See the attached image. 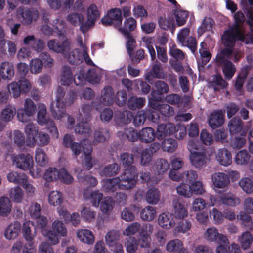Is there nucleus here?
Returning <instances> with one entry per match:
<instances>
[{
	"label": "nucleus",
	"instance_id": "f257e3e1",
	"mask_svg": "<svg viewBox=\"0 0 253 253\" xmlns=\"http://www.w3.org/2000/svg\"><path fill=\"white\" fill-rule=\"evenodd\" d=\"M55 106L52 103L50 106V110L53 118L59 120L63 118L66 114L65 108L68 104L71 105L76 98V93L70 92L63 100L65 92L61 87H58L56 93Z\"/></svg>",
	"mask_w": 253,
	"mask_h": 253
},
{
	"label": "nucleus",
	"instance_id": "f03ea898",
	"mask_svg": "<svg viewBox=\"0 0 253 253\" xmlns=\"http://www.w3.org/2000/svg\"><path fill=\"white\" fill-rule=\"evenodd\" d=\"M232 51L229 49H222L217 53L214 60L215 66L221 68L226 79L230 80L234 76L236 68L235 65L230 61Z\"/></svg>",
	"mask_w": 253,
	"mask_h": 253
},
{
	"label": "nucleus",
	"instance_id": "7ed1b4c3",
	"mask_svg": "<svg viewBox=\"0 0 253 253\" xmlns=\"http://www.w3.org/2000/svg\"><path fill=\"white\" fill-rule=\"evenodd\" d=\"M121 179L116 177L103 180V186L107 192H114L117 189L132 188L136 183L137 175H121Z\"/></svg>",
	"mask_w": 253,
	"mask_h": 253
},
{
	"label": "nucleus",
	"instance_id": "20e7f679",
	"mask_svg": "<svg viewBox=\"0 0 253 253\" xmlns=\"http://www.w3.org/2000/svg\"><path fill=\"white\" fill-rule=\"evenodd\" d=\"M67 230L63 223L59 220L54 221L52 224L51 230H43L42 235L47 237L52 245L59 243V237L66 236Z\"/></svg>",
	"mask_w": 253,
	"mask_h": 253
},
{
	"label": "nucleus",
	"instance_id": "39448f33",
	"mask_svg": "<svg viewBox=\"0 0 253 253\" xmlns=\"http://www.w3.org/2000/svg\"><path fill=\"white\" fill-rule=\"evenodd\" d=\"M244 35L237 26H232L230 29L224 31L222 37V42L226 48L229 49L233 53V48L235 45L236 40H243Z\"/></svg>",
	"mask_w": 253,
	"mask_h": 253
},
{
	"label": "nucleus",
	"instance_id": "423d86ee",
	"mask_svg": "<svg viewBox=\"0 0 253 253\" xmlns=\"http://www.w3.org/2000/svg\"><path fill=\"white\" fill-rule=\"evenodd\" d=\"M13 165L24 171L29 170V174H34L32 169L34 161L32 156L28 153H22L13 155L11 157Z\"/></svg>",
	"mask_w": 253,
	"mask_h": 253
},
{
	"label": "nucleus",
	"instance_id": "0eeeda50",
	"mask_svg": "<svg viewBox=\"0 0 253 253\" xmlns=\"http://www.w3.org/2000/svg\"><path fill=\"white\" fill-rule=\"evenodd\" d=\"M31 88L30 82L25 78L20 79L18 82H13L7 86L10 95L11 94L15 98L19 97L21 94L29 92Z\"/></svg>",
	"mask_w": 253,
	"mask_h": 253
},
{
	"label": "nucleus",
	"instance_id": "6e6552de",
	"mask_svg": "<svg viewBox=\"0 0 253 253\" xmlns=\"http://www.w3.org/2000/svg\"><path fill=\"white\" fill-rule=\"evenodd\" d=\"M188 148L190 152V159L193 165L200 168L205 165L207 157L204 151H198L196 144L193 141L188 142Z\"/></svg>",
	"mask_w": 253,
	"mask_h": 253
},
{
	"label": "nucleus",
	"instance_id": "1a4fd4ad",
	"mask_svg": "<svg viewBox=\"0 0 253 253\" xmlns=\"http://www.w3.org/2000/svg\"><path fill=\"white\" fill-rule=\"evenodd\" d=\"M189 33V28H182L177 34V41L182 46L187 47L193 53H194L197 50V42L196 38L192 36L189 37L187 40L186 39Z\"/></svg>",
	"mask_w": 253,
	"mask_h": 253
},
{
	"label": "nucleus",
	"instance_id": "9d476101",
	"mask_svg": "<svg viewBox=\"0 0 253 253\" xmlns=\"http://www.w3.org/2000/svg\"><path fill=\"white\" fill-rule=\"evenodd\" d=\"M100 16V13L98 7L94 4H90L87 11V20L81 26L82 32L85 34L90 28L93 27Z\"/></svg>",
	"mask_w": 253,
	"mask_h": 253
},
{
	"label": "nucleus",
	"instance_id": "9b49d317",
	"mask_svg": "<svg viewBox=\"0 0 253 253\" xmlns=\"http://www.w3.org/2000/svg\"><path fill=\"white\" fill-rule=\"evenodd\" d=\"M210 200L211 206L220 205L222 204L230 206H235L240 202L239 198L231 193H228L221 196L211 195Z\"/></svg>",
	"mask_w": 253,
	"mask_h": 253
},
{
	"label": "nucleus",
	"instance_id": "f8f14e48",
	"mask_svg": "<svg viewBox=\"0 0 253 253\" xmlns=\"http://www.w3.org/2000/svg\"><path fill=\"white\" fill-rule=\"evenodd\" d=\"M205 239L209 242H215L218 244H229V240L227 236L219 233L218 229L215 227L208 228L204 233Z\"/></svg>",
	"mask_w": 253,
	"mask_h": 253
},
{
	"label": "nucleus",
	"instance_id": "ddd939ff",
	"mask_svg": "<svg viewBox=\"0 0 253 253\" xmlns=\"http://www.w3.org/2000/svg\"><path fill=\"white\" fill-rule=\"evenodd\" d=\"M101 22L105 26L114 25L115 27L120 26L122 23L121 10L118 8L110 9L101 19Z\"/></svg>",
	"mask_w": 253,
	"mask_h": 253
},
{
	"label": "nucleus",
	"instance_id": "4468645a",
	"mask_svg": "<svg viewBox=\"0 0 253 253\" xmlns=\"http://www.w3.org/2000/svg\"><path fill=\"white\" fill-rule=\"evenodd\" d=\"M153 230V227L151 224H145L142 226L137 241L141 248H146L150 246L151 241L150 234Z\"/></svg>",
	"mask_w": 253,
	"mask_h": 253
},
{
	"label": "nucleus",
	"instance_id": "2eb2a0df",
	"mask_svg": "<svg viewBox=\"0 0 253 253\" xmlns=\"http://www.w3.org/2000/svg\"><path fill=\"white\" fill-rule=\"evenodd\" d=\"M155 89L151 91V95L156 100H163V95L169 93V87L164 81L158 80L154 83Z\"/></svg>",
	"mask_w": 253,
	"mask_h": 253
},
{
	"label": "nucleus",
	"instance_id": "dca6fc26",
	"mask_svg": "<svg viewBox=\"0 0 253 253\" xmlns=\"http://www.w3.org/2000/svg\"><path fill=\"white\" fill-rule=\"evenodd\" d=\"M7 179L9 182L21 185L28 194L34 193L35 188L31 184L27 183L26 175H7Z\"/></svg>",
	"mask_w": 253,
	"mask_h": 253
},
{
	"label": "nucleus",
	"instance_id": "f3484780",
	"mask_svg": "<svg viewBox=\"0 0 253 253\" xmlns=\"http://www.w3.org/2000/svg\"><path fill=\"white\" fill-rule=\"evenodd\" d=\"M47 45L50 50L55 52L64 53L69 50L70 41L66 39L62 42H59L55 39L50 40L48 41Z\"/></svg>",
	"mask_w": 253,
	"mask_h": 253
},
{
	"label": "nucleus",
	"instance_id": "a211bd4d",
	"mask_svg": "<svg viewBox=\"0 0 253 253\" xmlns=\"http://www.w3.org/2000/svg\"><path fill=\"white\" fill-rule=\"evenodd\" d=\"M25 131L27 135L26 145L30 147L34 146L36 142V137L38 134V129L37 125L32 123L27 124Z\"/></svg>",
	"mask_w": 253,
	"mask_h": 253
},
{
	"label": "nucleus",
	"instance_id": "6ab92c4d",
	"mask_svg": "<svg viewBox=\"0 0 253 253\" xmlns=\"http://www.w3.org/2000/svg\"><path fill=\"white\" fill-rule=\"evenodd\" d=\"M176 127L173 123L161 124L158 125L157 138L159 140L164 139L167 136L173 134Z\"/></svg>",
	"mask_w": 253,
	"mask_h": 253
},
{
	"label": "nucleus",
	"instance_id": "aec40b11",
	"mask_svg": "<svg viewBox=\"0 0 253 253\" xmlns=\"http://www.w3.org/2000/svg\"><path fill=\"white\" fill-rule=\"evenodd\" d=\"M158 224L163 229H171L175 225L173 215L169 212L160 214L158 216Z\"/></svg>",
	"mask_w": 253,
	"mask_h": 253
},
{
	"label": "nucleus",
	"instance_id": "412c9836",
	"mask_svg": "<svg viewBox=\"0 0 253 253\" xmlns=\"http://www.w3.org/2000/svg\"><path fill=\"white\" fill-rule=\"evenodd\" d=\"M18 10L21 12L23 18L22 22L24 25H29L33 20H36L38 18V12L34 8L20 7Z\"/></svg>",
	"mask_w": 253,
	"mask_h": 253
},
{
	"label": "nucleus",
	"instance_id": "4be33fe9",
	"mask_svg": "<svg viewBox=\"0 0 253 253\" xmlns=\"http://www.w3.org/2000/svg\"><path fill=\"white\" fill-rule=\"evenodd\" d=\"M103 194L99 190L92 191L89 188L84 189L83 191V197L85 199L90 200V202L94 207H98L100 201L102 199Z\"/></svg>",
	"mask_w": 253,
	"mask_h": 253
},
{
	"label": "nucleus",
	"instance_id": "5701e85b",
	"mask_svg": "<svg viewBox=\"0 0 253 253\" xmlns=\"http://www.w3.org/2000/svg\"><path fill=\"white\" fill-rule=\"evenodd\" d=\"M224 122V114L221 110L213 111L210 115L209 124L211 128L215 129L221 126Z\"/></svg>",
	"mask_w": 253,
	"mask_h": 253
},
{
	"label": "nucleus",
	"instance_id": "b1692460",
	"mask_svg": "<svg viewBox=\"0 0 253 253\" xmlns=\"http://www.w3.org/2000/svg\"><path fill=\"white\" fill-rule=\"evenodd\" d=\"M136 27V20L130 17L124 20L123 26L120 27L119 31L124 36H130V35H132L131 32L135 30Z\"/></svg>",
	"mask_w": 253,
	"mask_h": 253
},
{
	"label": "nucleus",
	"instance_id": "393cba45",
	"mask_svg": "<svg viewBox=\"0 0 253 253\" xmlns=\"http://www.w3.org/2000/svg\"><path fill=\"white\" fill-rule=\"evenodd\" d=\"M21 223L18 221L11 223L4 231V236L8 240H12L17 238L20 233Z\"/></svg>",
	"mask_w": 253,
	"mask_h": 253
},
{
	"label": "nucleus",
	"instance_id": "a878e982",
	"mask_svg": "<svg viewBox=\"0 0 253 253\" xmlns=\"http://www.w3.org/2000/svg\"><path fill=\"white\" fill-rule=\"evenodd\" d=\"M115 100L114 92L111 86H105L101 92L100 102L106 106L112 105Z\"/></svg>",
	"mask_w": 253,
	"mask_h": 253
},
{
	"label": "nucleus",
	"instance_id": "bb28decb",
	"mask_svg": "<svg viewBox=\"0 0 253 253\" xmlns=\"http://www.w3.org/2000/svg\"><path fill=\"white\" fill-rule=\"evenodd\" d=\"M139 140L141 142L145 143H151L153 142L157 134L155 130L150 127L143 128L139 132Z\"/></svg>",
	"mask_w": 253,
	"mask_h": 253
},
{
	"label": "nucleus",
	"instance_id": "cd10ccee",
	"mask_svg": "<svg viewBox=\"0 0 253 253\" xmlns=\"http://www.w3.org/2000/svg\"><path fill=\"white\" fill-rule=\"evenodd\" d=\"M0 75L3 80H11L14 75L13 64L9 62H3L0 66Z\"/></svg>",
	"mask_w": 253,
	"mask_h": 253
},
{
	"label": "nucleus",
	"instance_id": "c85d7f7f",
	"mask_svg": "<svg viewBox=\"0 0 253 253\" xmlns=\"http://www.w3.org/2000/svg\"><path fill=\"white\" fill-rule=\"evenodd\" d=\"M132 117V113L127 110H118L114 114V119L119 125L128 124L131 122Z\"/></svg>",
	"mask_w": 253,
	"mask_h": 253
},
{
	"label": "nucleus",
	"instance_id": "c756f323",
	"mask_svg": "<svg viewBox=\"0 0 253 253\" xmlns=\"http://www.w3.org/2000/svg\"><path fill=\"white\" fill-rule=\"evenodd\" d=\"M216 158L220 164L224 166H227L232 163L231 154L226 148L219 149Z\"/></svg>",
	"mask_w": 253,
	"mask_h": 253
},
{
	"label": "nucleus",
	"instance_id": "7c9ffc66",
	"mask_svg": "<svg viewBox=\"0 0 253 253\" xmlns=\"http://www.w3.org/2000/svg\"><path fill=\"white\" fill-rule=\"evenodd\" d=\"M173 211L175 218L183 219L188 215V210L180 200L173 201Z\"/></svg>",
	"mask_w": 253,
	"mask_h": 253
},
{
	"label": "nucleus",
	"instance_id": "2f4dec72",
	"mask_svg": "<svg viewBox=\"0 0 253 253\" xmlns=\"http://www.w3.org/2000/svg\"><path fill=\"white\" fill-rule=\"evenodd\" d=\"M164 77L163 69L161 64L159 63L155 64L152 66L151 70L147 73L146 76V80L148 81L150 84H152L151 82L152 77L157 79H163Z\"/></svg>",
	"mask_w": 253,
	"mask_h": 253
},
{
	"label": "nucleus",
	"instance_id": "473e14b6",
	"mask_svg": "<svg viewBox=\"0 0 253 253\" xmlns=\"http://www.w3.org/2000/svg\"><path fill=\"white\" fill-rule=\"evenodd\" d=\"M212 180L215 191H217L216 188L226 187L230 182L228 175H212Z\"/></svg>",
	"mask_w": 253,
	"mask_h": 253
},
{
	"label": "nucleus",
	"instance_id": "72a5a7b5",
	"mask_svg": "<svg viewBox=\"0 0 253 253\" xmlns=\"http://www.w3.org/2000/svg\"><path fill=\"white\" fill-rule=\"evenodd\" d=\"M78 239L83 243L92 244L94 241V236L92 231L88 229H82L77 232Z\"/></svg>",
	"mask_w": 253,
	"mask_h": 253
},
{
	"label": "nucleus",
	"instance_id": "f704fd0d",
	"mask_svg": "<svg viewBox=\"0 0 253 253\" xmlns=\"http://www.w3.org/2000/svg\"><path fill=\"white\" fill-rule=\"evenodd\" d=\"M67 20L74 26H80V29L81 31V26L85 23L84 15L78 12H72L69 14L67 16Z\"/></svg>",
	"mask_w": 253,
	"mask_h": 253
},
{
	"label": "nucleus",
	"instance_id": "c9c22d12",
	"mask_svg": "<svg viewBox=\"0 0 253 253\" xmlns=\"http://www.w3.org/2000/svg\"><path fill=\"white\" fill-rule=\"evenodd\" d=\"M12 204L10 199L6 197L0 198V215L5 217L8 216L11 211Z\"/></svg>",
	"mask_w": 253,
	"mask_h": 253
},
{
	"label": "nucleus",
	"instance_id": "e433bc0d",
	"mask_svg": "<svg viewBox=\"0 0 253 253\" xmlns=\"http://www.w3.org/2000/svg\"><path fill=\"white\" fill-rule=\"evenodd\" d=\"M73 81L74 79L71 69L68 66H64L61 75V84L69 86L72 84Z\"/></svg>",
	"mask_w": 253,
	"mask_h": 253
},
{
	"label": "nucleus",
	"instance_id": "4c0bfd02",
	"mask_svg": "<svg viewBox=\"0 0 253 253\" xmlns=\"http://www.w3.org/2000/svg\"><path fill=\"white\" fill-rule=\"evenodd\" d=\"M156 214V208L151 206H148L141 210L140 217L144 221H151L155 218Z\"/></svg>",
	"mask_w": 253,
	"mask_h": 253
},
{
	"label": "nucleus",
	"instance_id": "58836bf2",
	"mask_svg": "<svg viewBox=\"0 0 253 253\" xmlns=\"http://www.w3.org/2000/svg\"><path fill=\"white\" fill-rule=\"evenodd\" d=\"M228 127L231 134H236L242 130L243 123L240 117H235L229 121Z\"/></svg>",
	"mask_w": 253,
	"mask_h": 253
},
{
	"label": "nucleus",
	"instance_id": "ea45409f",
	"mask_svg": "<svg viewBox=\"0 0 253 253\" xmlns=\"http://www.w3.org/2000/svg\"><path fill=\"white\" fill-rule=\"evenodd\" d=\"M16 112V109L14 106L10 104L7 105L1 111L0 119L5 122H9L12 120Z\"/></svg>",
	"mask_w": 253,
	"mask_h": 253
},
{
	"label": "nucleus",
	"instance_id": "a19ab883",
	"mask_svg": "<svg viewBox=\"0 0 253 253\" xmlns=\"http://www.w3.org/2000/svg\"><path fill=\"white\" fill-rule=\"evenodd\" d=\"M145 98L133 96L128 99L127 106L129 109L132 110H135L142 108L145 105Z\"/></svg>",
	"mask_w": 253,
	"mask_h": 253
},
{
	"label": "nucleus",
	"instance_id": "79ce46f5",
	"mask_svg": "<svg viewBox=\"0 0 253 253\" xmlns=\"http://www.w3.org/2000/svg\"><path fill=\"white\" fill-rule=\"evenodd\" d=\"M237 218L241 221L242 226L250 230L253 229V220L247 212L243 211H240Z\"/></svg>",
	"mask_w": 253,
	"mask_h": 253
},
{
	"label": "nucleus",
	"instance_id": "37998d69",
	"mask_svg": "<svg viewBox=\"0 0 253 253\" xmlns=\"http://www.w3.org/2000/svg\"><path fill=\"white\" fill-rule=\"evenodd\" d=\"M240 245L244 250H247L250 247L253 241L252 234L249 231L243 232L238 238Z\"/></svg>",
	"mask_w": 253,
	"mask_h": 253
},
{
	"label": "nucleus",
	"instance_id": "c03bdc74",
	"mask_svg": "<svg viewBox=\"0 0 253 253\" xmlns=\"http://www.w3.org/2000/svg\"><path fill=\"white\" fill-rule=\"evenodd\" d=\"M82 51L76 48L69 53L68 60L72 64L79 65L83 62Z\"/></svg>",
	"mask_w": 253,
	"mask_h": 253
},
{
	"label": "nucleus",
	"instance_id": "a18cd8bd",
	"mask_svg": "<svg viewBox=\"0 0 253 253\" xmlns=\"http://www.w3.org/2000/svg\"><path fill=\"white\" fill-rule=\"evenodd\" d=\"M169 168V165L168 162L162 158L158 159L153 167V169L157 172V174H164Z\"/></svg>",
	"mask_w": 253,
	"mask_h": 253
},
{
	"label": "nucleus",
	"instance_id": "49530a36",
	"mask_svg": "<svg viewBox=\"0 0 253 253\" xmlns=\"http://www.w3.org/2000/svg\"><path fill=\"white\" fill-rule=\"evenodd\" d=\"M160 191L155 188L149 189L146 195V200L149 204H156L160 199Z\"/></svg>",
	"mask_w": 253,
	"mask_h": 253
},
{
	"label": "nucleus",
	"instance_id": "de8ad7c7",
	"mask_svg": "<svg viewBox=\"0 0 253 253\" xmlns=\"http://www.w3.org/2000/svg\"><path fill=\"white\" fill-rule=\"evenodd\" d=\"M239 184L245 193L250 194L253 192V177L243 178L240 180Z\"/></svg>",
	"mask_w": 253,
	"mask_h": 253
},
{
	"label": "nucleus",
	"instance_id": "09e8293b",
	"mask_svg": "<svg viewBox=\"0 0 253 253\" xmlns=\"http://www.w3.org/2000/svg\"><path fill=\"white\" fill-rule=\"evenodd\" d=\"M109 137V132L106 128H99L94 133V140L98 142H105Z\"/></svg>",
	"mask_w": 253,
	"mask_h": 253
},
{
	"label": "nucleus",
	"instance_id": "8fccbe9b",
	"mask_svg": "<svg viewBox=\"0 0 253 253\" xmlns=\"http://www.w3.org/2000/svg\"><path fill=\"white\" fill-rule=\"evenodd\" d=\"M123 138H126L129 141L135 142L139 139V133L133 128H125L122 133Z\"/></svg>",
	"mask_w": 253,
	"mask_h": 253
},
{
	"label": "nucleus",
	"instance_id": "3c124183",
	"mask_svg": "<svg viewBox=\"0 0 253 253\" xmlns=\"http://www.w3.org/2000/svg\"><path fill=\"white\" fill-rule=\"evenodd\" d=\"M161 147L163 151L172 153L176 149L177 143L174 139L168 138L163 141Z\"/></svg>",
	"mask_w": 253,
	"mask_h": 253
},
{
	"label": "nucleus",
	"instance_id": "603ef678",
	"mask_svg": "<svg viewBox=\"0 0 253 253\" xmlns=\"http://www.w3.org/2000/svg\"><path fill=\"white\" fill-rule=\"evenodd\" d=\"M214 24V21L211 17H205L202 21L201 25L198 28L197 33L199 36L202 35L206 31L211 29Z\"/></svg>",
	"mask_w": 253,
	"mask_h": 253
},
{
	"label": "nucleus",
	"instance_id": "864d4df0",
	"mask_svg": "<svg viewBox=\"0 0 253 253\" xmlns=\"http://www.w3.org/2000/svg\"><path fill=\"white\" fill-rule=\"evenodd\" d=\"M191 223L190 221L185 220L180 221L173 230L174 235L179 233H185L189 231L191 228Z\"/></svg>",
	"mask_w": 253,
	"mask_h": 253
},
{
	"label": "nucleus",
	"instance_id": "5fc2aeb1",
	"mask_svg": "<svg viewBox=\"0 0 253 253\" xmlns=\"http://www.w3.org/2000/svg\"><path fill=\"white\" fill-rule=\"evenodd\" d=\"M120 234L116 230L110 231L105 236V241L109 247H113L117 243L116 242L119 239Z\"/></svg>",
	"mask_w": 253,
	"mask_h": 253
},
{
	"label": "nucleus",
	"instance_id": "6e6d98bb",
	"mask_svg": "<svg viewBox=\"0 0 253 253\" xmlns=\"http://www.w3.org/2000/svg\"><path fill=\"white\" fill-rule=\"evenodd\" d=\"M63 196L61 193L58 191L51 192L48 196V202L50 205L54 206H58L63 202Z\"/></svg>",
	"mask_w": 253,
	"mask_h": 253
},
{
	"label": "nucleus",
	"instance_id": "4d7b16f0",
	"mask_svg": "<svg viewBox=\"0 0 253 253\" xmlns=\"http://www.w3.org/2000/svg\"><path fill=\"white\" fill-rule=\"evenodd\" d=\"M187 181H186V183H184V181L182 180L181 184L177 187V192L180 195L190 197L192 196V192L190 190V185H188V183L189 184V182L190 181L189 179Z\"/></svg>",
	"mask_w": 253,
	"mask_h": 253
},
{
	"label": "nucleus",
	"instance_id": "13d9d810",
	"mask_svg": "<svg viewBox=\"0 0 253 253\" xmlns=\"http://www.w3.org/2000/svg\"><path fill=\"white\" fill-rule=\"evenodd\" d=\"M9 196L12 200L16 203H20L23 197V192L22 189L19 186L11 188Z\"/></svg>",
	"mask_w": 253,
	"mask_h": 253
},
{
	"label": "nucleus",
	"instance_id": "bf43d9fd",
	"mask_svg": "<svg viewBox=\"0 0 253 253\" xmlns=\"http://www.w3.org/2000/svg\"><path fill=\"white\" fill-rule=\"evenodd\" d=\"M183 247L182 242L179 239L171 240L166 245V250L169 252L178 251Z\"/></svg>",
	"mask_w": 253,
	"mask_h": 253
},
{
	"label": "nucleus",
	"instance_id": "052dcab7",
	"mask_svg": "<svg viewBox=\"0 0 253 253\" xmlns=\"http://www.w3.org/2000/svg\"><path fill=\"white\" fill-rule=\"evenodd\" d=\"M211 84L214 86V90L216 91L218 90L215 86H219L221 88L224 89L227 87L228 84L219 74H217L213 77V81L211 82Z\"/></svg>",
	"mask_w": 253,
	"mask_h": 253
},
{
	"label": "nucleus",
	"instance_id": "680f3d73",
	"mask_svg": "<svg viewBox=\"0 0 253 253\" xmlns=\"http://www.w3.org/2000/svg\"><path fill=\"white\" fill-rule=\"evenodd\" d=\"M250 155L245 150L238 152L236 155L235 161L237 164L245 165L249 161Z\"/></svg>",
	"mask_w": 253,
	"mask_h": 253
},
{
	"label": "nucleus",
	"instance_id": "e2e57ef3",
	"mask_svg": "<svg viewBox=\"0 0 253 253\" xmlns=\"http://www.w3.org/2000/svg\"><path fill=\"white\" fill-rule=\"evenodd\" d=\"M35 160L37 164L41 166H44L46 164L48 159L42 149L40 148L36 149Z\"/></svg>",
	"mask_w": 253,
	"mask_h": 253
},
{
	"label": "nucleus",
	"instance_id": "0e129e2a",
	"mask_svg": "<svg viewBox=\"0 0 253 253\" xmlns=\"http://www.w3.org/2000/svg\"><path fill=\"white\" fill-rule=\"evenodd\" d=\"M141 229V225L139 223L135 222L129 225L123 232V234L125 236H130L137 233Z\"/></svg>",
	"mask_w": 253,
	"mask_h": 253
},
{
	"label": "nucleus",
	"instance_id": "69168bd1",
	"mask_svg": "<svg viewBox=\"0 0 253 253\" xmlns=\"http://www.w3.org/2000/svg\"><path fill=\"white\" fill-rule=\"evenodd\" d=\"M190 185V189L192 192V194L202 195L205 193V190L204 188L202 183L200 181H196L191 182H189Z\"/></svg>",
	"mask_w": 253,
	"mask_h": 253
},
{
	"label": "nucleus",
	"instance_id": "338daca9",
	"mask_svg": "<svg viewBox=\"0 0 253 253\" xmlns=\"http://www.w3.org/2000/svg\"><path fill=\"white\" fill-rule=\"evenodd\" d=\"M78 179L84 185H88L92 187L96 186L98 183L97 179L92 177V175H78Z\"/></svg>",
	"mask_w": 253,
	"mask_h": 253
},
{
	"label": "nucleus",
	"instance_id": "774afa93",
	"mask_svg": "<svg viewBox=\"0 0 253 253\" xmlns=\"http://www.w3.org/2000/svg\"><path fill=\"white\" fill-rule=\"evenodd\" d=\"M138 243L134 237H129L126 243V251L128 253H134L138 248Z\"/></svg>",
	"mask_w": 253,
	"mask_h": 253
}]
</instances>
